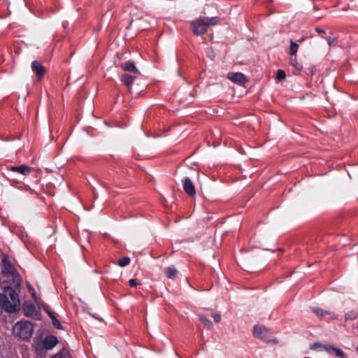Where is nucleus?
Masks as SVG:
<instances>
[{
	"label": "nucleus",
	"instance_id": "72a5a7b5",
	"mask_svg": "<svg viewBox=\"0 0 358 358\" xmlns=\"http://www.w3.org/2000/svg\"><path fill=\"white\" fill-rule=\"evenodd\" d=\"M51 358H62L61 355H55V356L52 357Z\"/></svg>",
	"mask_w": 358,
	"mask_h": 358
},
{
	"label": "nucleus",
	"instance_id": "412c9836",
	"mask_svg": "<svg viewBox=\"0 0 358 358\" xmlns=\"http://www.w3.org/2000/svg\"><path fill=\"white\" fill-rule=\"evenodd\" d=\"M199 319L201 322L205 325V327H208V329H210L213 327V323L206 317L203 316H199Z\"/></svg>",
	"mask_w": 358,
	"mask_h": 358
},
{
	"label": "nucleus",
	"instance_id": "39448f33",
	"mask_svg": "<svg viewBox=\"0 0 358 358\" xmlns=\"http://www.w3.org/2000/svg\"><path fill=\"white\" fill-rule=\"evenodd\" d=\"M22 310L25 316L33 319L40 320V311L36 308V306L28 301L23 303Z\"/></svg>",
	"mask_w": 358,
	"mask_h": 358
},
{
	"label": "nucleus",
	"instance_id": "ddd939ff",
	"mask_svg": "<svg viewBox=\"0 0 358 358\" xmlns=\"http://www.w3.org/2000/svg\"><path fill=\"white\" fill-rule=\"evenodd\" d=\"M10 171L17 172L23 176H28L31 173L32 168L27 165H21L19 166H11L8 168Z\"/></svg>",
	"mask_w": 358,
	"mask_h": 358
},
{
	"label": "nucleus",
	"instance_id": "7c9ffc66",
	"mask_svg": "<svg viewBox=\"0 0 358 358\" xmlns=\"http://www.w3.org/2000/svg\"><path fill=\"white\" fill-rule=\"evenodd\" d=\"M46 313H48L49 317L51 318V320H52V318L55 317V314L52 312H51L50 310H48V311Z\"/></svg>",
	"mask_w": 358,
	"mask_h": 358
},
{
	"label": "nucleus",
	"instance_id": "393cba45",
	"mask_svg": "<svg viewBox=\"0 0 358 358\" xmlns=\"http://www.w3.org/2000/svg\"><path fill=\"white\" fill-rule=\"evenodd\" d=\"M139 284H140L139 281L136 279H130L129 280V285L131 287H136V285H138Z\"/></svg>",
	"mask_w": 358,
	"mask_h": 358
},
{
	"label": "nucleus",
	"instance_id": "4be33fe9",
	"mask_svg": "<svg viewBox=\"0 0 358 358\" xmlns=\"http://www.w3.org/2000/svg\"><path fill=\"white\" fill-rule=\"evenodd\" d=\"M285 76H286V74L283 70H281V69L278 70L277 73H276V79L278 81H280V80L285 79Z\"/></svg>",
	"mask_w": 358,
	"mask_h": 358
},
{
	"label": "nucleus",
	"instance_id": "4468645a",
	"mask_svg": "<svg viewBox=\"0 0 358 358\" xmlns=\"http://www.w3.org/2000/svg\"><path fill=\"white\" fill-rule=\"evenodd\" d=\"M120 67L122 69L123 71L130 73H134L135 74H140V71L136 68L134 62L128 61L124 63H122L120 64Z\"/></svg>",
	"mask_w": 358,
	"mask_h": 358
},
{
	"label": "nucleus",
	"instance_id": "20e7f679",
	"mask_svg": "<svg viewBox=\"0 0 358 358\" xmlns=\"http://www.w3.org/2000/svg\"><path fill=\"white\" fill-rule=\"evenodd\" d=\"M0 306L7 313H13L16 312L20 307L16 306L8 299L6 294H0Z\"/></svg>",
	"mask_w": 358,
	"mask_h": 358
},
{
	"label": "nucleus",
	"instance_id": "6e6552de",
	"mask_svg": "<svg viewBox=\"0 0 358 358\" xmlns=\"http://www.w3.org/2000/svg\"><path fill=\"white\" fill-rule=\"evenodd\" d=\"M1 271L4 275H13L14 268L7 257H4L1 262Z\"/></svg>",
	"mask_w": 358,
	"mask_h": 358
},
{
	"label": "nucleus",
	"instance_id": "f704fd0d",
	"mask_svg": "<svg viewBox=\"0 0 358 358\" xmlns=\"http://www.w3.org/2000/svg\"><path fill=\"white\" fill-rule=\"evenodd\" d=\"M304 358H310V357H304Z\"/></svg>",
	"mask_w": 358,
	"mask_h": 358
},
{
	"label": "nucleus",
	"instance_id": "9b49d317",
	"mask_svg": "<svg viewBox=\"0 0 358 358\" xmlns=\"http://www.w3.org/2000/svg\"><path fill=\"white\" fill-rule=\"evenodd\" d=\"M4 294L8 296V299L12 301L13 303L20 307V301L18 296V294L11 287H6L3 290Z\"/></svg>",
	"mask_w": 358,
	"mask_h": 358
},
{
	"label": "nucleus",
	"instance_id": "f03ea898",
	"mask_svg": "<svg viewBox=\"0 0 358 358\" xmlns=\"http://www.w3.org/2000/svg\"><path fill=\"white\" fill-rule=\"evenodd\" d=\"M33 331V323L27 320L17 322L13 327V334L22 340L30 338Z\"/></svg>",
	"mask_w": 358,
	"mask_h": 358
},
{
	"label": "nucleus",
	"instance_id": "2f4dec72",
	"mask_svg": "<svg viewBox=\"0 0 358 358\" xmlns=\"http://www.w3.org/2000/svg\"><path fill=\"white\" fill-rule=\"evenodd\" d=\"M39 303H40V304H39V305H38L39 308H41V307H42V308H43V305H45V303H43L42 301H41V300H40V299H39Z\"/></svg>",
	"mask_w": 358,
	"mask_h": 358
},
{
	"label": "nucleus",
	"instance_id": "9d476101",
	"mask_svg": "<svg viewBox=\"0 0 358 358\" xmlns=\"http://www.w3.org/2000/svg\"><path fill=\"white\" fill-rule=\"evenodd\" d=\"M58 343V339L55 336L50 335L47 336L42 342L43 348L49 350L52 349Z\"/></svg>",
	"mask_w": 358,
	"mask_h": 358
},
{
	"label": "nucleus",
	"instance_id": "b1692460",
	"mask_svg": "<svg viewBox=\"0 0 358 358\" xmlns=\"http://www.w3.org/2000/svg\"><path fill=\"white\" fill-rule=\"evenodd\" d=\"M212 317L214 319L215 322L218 323L221 320V315L219 313L213 312L211 313Z\"/></svg>",
	"mask_w": 358,
	"mask_h": 358
},
{
	"label": "nucleus",
	"instance_id": "c85d7f7f",
	"mask_svg": "<svg viewBox=\"0 0 358 358\" xmlns=\"http://www.w3.org/2000/svg\"><path fill=\"white\" fill-rule=\"evenodd\" d=\"M315 31L318 34H325V31L321 28H319V27H316L315 28Z\"/></svg>",
	"mask_w": 358,
	"mask_h": 358
},
{
	"label": "nucleus",
	"instance_id": "423d86ee",
	"mask_svg": "<svg viewBox=\"0 0 358 358\" xmlns=\"http://www.w3.org/2000/svg\"><path fill=\"white\" fill-rule=\"evenodd\" d=\"M227 78L232 81L233 83L238 84L239 85H244L248 82V79L246 78L245 75L240 72H230L227 74Z\"/></svg>",
	"mask_w": 358,
	"mask_h": 358
},
{
	"label": "nucleus",
	"instance_id": "473e14b6",
	"mask_svg": "<svg viewBox=\"0 0 358 358\" xmlns=\"http://www.w3.org/2000/svg\"><path fill=\"white\" fill-rule=\"evenodd\" d=\"M43 310L45 312H48V310H49V308L46 306V305H43Z\"/></svg>",
	"mask_w": 358,
	"mask_h": 358
},
{
	"label": "nucleus",
	"instance_id": "dca6fc26",
	"mask_svg": "<svg viewBox=\"0 0 358 358\" xmlns=\"http://www.w3.org/2000/svg\"><path fill=\"white\" fill-rule=\"evenodd\" d=\"M136 77L130 76L128 74H123L120 77V80L128 87L129 90L131 91V87Z\"/></svg>",
	"mask_w": 358,
	"mask_h": 358
},
{
	"label": "nucleus",
	"instance_id": "0eeeda50",
	"mask_svg": "<svg viewBox=\"0 0 358 358\" xmlns=\"http://www.w3.org/2000/svg\"><path fill=\"white\" fill-rule=\"evenodd\" d=\"M182 187L185 192L190 197H193L196 194L194 185L189 178H185L182 180Z\"/></svg>",
	"mask_w": 358,
	"mask_h": 358
},
{
	"label": "nucleus",
	"instance_id": "cd10ccee",
	"mask_svg": "<svg viewBox=\"0 0 358 358\" xmlns=\"http://www.w3.org/2000/svg\"><path fill=\"white\" fill-rule=\"evenodd\" d=\"M291 64L293 65L296 69H300L301 66L296 62V59H291Z\"/></svg>",
	"mask_w": 358,
	"mask_h": 358
},
{
	"label": "nucleus",
	"instance_id": "f8f14e48",
	"mask_svg": "<svg viewBox=\"0 0 358 358\" xmlns=\"http://www.w3.org/2000/svg\"><path fill=\"white\" fill-rule=\"evenodd\" d=\"M323 349L330 355H334L339 358H346L344 352L332 345H324Z\"/></svg>",
	"mask_w": 358,
	"mask_h": 358
},
{
	"label": "nucleus",
	"instance_id": "7ed1b4c3",
	"mask_svg": "<svg viewBox=\"0 0 358 358\" xmlns=\"http://www.w3.org/2000/svg\"><path fill=\"white\" fill-rule=\"evenodd\" d=\"M269 329H266L264 326L256 325L253 329V336L259 339H261L265 342H273L276 343L275 339H271L268 337Z\"/></svg>",
	"mask_w": 358,
	"mask_h": 358
},
{
	"label": "nucleus",
	"instance_id": "a878e982",
	"mask_svg": "<svg viewBox=\"0 0 358 358\" xmlns=\"http://www.w3.org/2000/svg\"><path fill=\"white\" fill-rule=\"evenodd\" d=\"M324 345H323V344H322V343H320L317 342V343H313V344L310 346V349H311V350H316L317 348H323V346H324Z\"/></svg>",
	"mask_w": 358,
	"mask_h": 358
},
{
	"label": "nucleus",
	"instance_id": "aec40b11",
	"mask_svg": "<svg viewBox=\"0 0 358 358\" xmlns=\"http://www.w3.org/2000/svg\"><path fill=\"white\" fill-rule=\"evenodd\" d=\"M27 287H28L29 292L31 294V296H32L34 300L35 301V302L37 303V305H39L40 304L39 303V298L37 297L36 293L34 289L30 285H28Z\"/></svg>",
	"mask_w": 358,
	"mask_h": 358
},
{
	"label": "nucleus",
	"instance_id": "a211bd4d",
	"mask_svg": "<svg viewBox=\"0 0 358 358\" xmlns=\"http://www.w3.org/2000/svg\"><path fill=\"white\" fill-rule=\"evenodd\" d=\"M299 48V45L294 42L293 41H291L290 42V48H289V54L293 56L296 55Z\"/></svg>",
	"mask_w": 358,
	"mask_h": 358
},
{
	"label": "nucleus",
	"instance_id": "5701e85b",
	"mask_svg": "<svg viewBox=\"0 0 358 358\" xmlns=\"http://www.w3.org/2000/svg\"><path fill=\"white\" fill-rule=\"evenodd\" d=\"M52 325L57 329H63L61 322L55 317L52 318Z\"/></svg>",
	"mask_w": 358,
	"mask_h": 358
},
{
	"label": "nucleus",
	"instance_id": "1a4fd4ad",
	"mask_svg": "<svg viewBox=\"0 0 358 358\" xmlns=\"http://www.w3.org/2000/svg\"><path fill=\"white\" fill-rule=\"evenodd\" d=\"M31 69L36 75L38 79L41 80L43 78L46 70L40 62L34 61L31 63Z\"/></svg>",
	"mask_w": 358,
	"mask_h": 358
},
{
	"label": "nucleus",
	"instance_id": "6ab92c4d",
	"mask_svg": "<svg viewBox=\"0 0 358 358\" xmlns=\"http://www.w3.org/2000/svg\"><path fill=\"white\" fill-rule=\"evenodd\" d=\"M130 263V258L128 257H124L123 258L120 259L117 261V265L120 267H124L127 265H129Z\"/></svg>",
	"mask_w": 358,
	"mask_h": 358
},
{
	"label": "nucleus",
	"instance_id": "bb28decb",
	"mask_svg": "<svg viewBox=\"0 0 358 358\" xmlns=\"http://www.w3.org/2000/svg\"><path fill=\"white\" fill-rule=\"evenodd\" d=\"M336 41V38L334 36H329L327 38V43L329 45H331Z\"/></svg>",
	"mask_w": 358,
	"mask_h": 358
},
{
	"label": "nucleus",
	"instance_id": "f257e3e1",
	"mask_svg": "<svg viewBox=\"0 0 358 358\" xmlns=\"http://www.w3.org/2000/svg\"><path fill=\"white\" fill-rule=\"evenodd\" d=\"M218 20L217 17H200L191 22L192 32L196 36L203 35L207 31L208 27L217 24Z\"/></svg>",
	"mask_w": 358,
	"mask_h": 358
},
{
	"label": "nucleus",
	"instance_id": "2eb2a0df",
	"mask_svg": "<svg viewBox=\"0 0 358 358\" xmlns=\"http://www.w3.org/2000/svg\"><path fill=\"white\" fill-rule=\"evenodd\" d=\"M312 311L320 318L323 317L324 315H329L331 319H336V315L333 312H329L327 310H324L318 307H313L311 308Z\"/></svg>",
	"mask_w": 358,
	"mask_h": 358
},
{
	"label": "nucleus",
	"instance_id": "f3484780",
	"mask_svg": "<svg viewBox=\"0 0 358 358\" xmlns=\"http://www.w3.org/2000/svg\"><path fill=\"white\" fill-rule=\"evenodd\" d=\"M164 274L167 278L173 279L178 275V271L174 266L166 267L164 270Z\"/></svg>",
	"mask_w": 358,
	"mask_h": 358
},
{
	"label": "nucleus",
	"instance_id": "c756f323",
	"mask_svg": "<svg viewBox=\"0 0 358 358\" xmlns=\"http://www.w3.org/2000/svg\"><path fill=\"white\" fill-rule=\"evenodd\" d=\"M46 313H48L49 317L51 318V320H52V318L55 317V314L52 312H51L50 310H48V311Z\"/></svg>",
	"mask_w": 358,
	"mask_h": 358
}]
</instances>
